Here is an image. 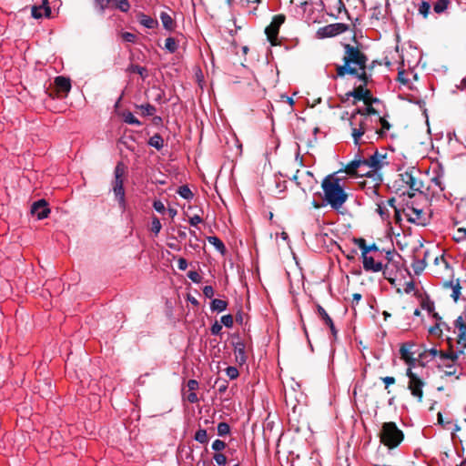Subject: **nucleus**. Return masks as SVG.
<instances>
[{"mask_svg": "<svg viewBox=\"0 0 466 466\" xmlns=\"http://www.w3.org/2000/svg\"><path fill=\"white\" fill-rule=\"evenodd\" d=\"M457 344L461 348L459 351H457L459 354L463 353V350L466 349V332L461 334H458V339Z\"/></svg>", "mask_w": 466, "mask_h": 466, "instance_id": "nucleus-47", "label": "nucleus"}, {"mask_svg": "<svg viewBox=\"0 0 466 466\" xmlns=\"http://www.w3.org/2000/svg\"><path fill=\"white\" fill-rule=\"evenodd\" d=\"M211 447L213 451H220L226 448V443L221 440H215Z\"/></svg>", "mask_w": 466, "mask_h": 466, "instance_id": "nucleus-57", "label": "nucleus"}, {"mask_svg": "<svg viewBox=\"0 0 466 466\" xmlns=\"http://www.w3.org/2000/svg\"><path fill=\"white\" fill-rule=\"evenodd\" d=\"M412 347L411 344L404 343L400 346V354L401 359L410 367L414 365L416 359L413 358V355L415 352H412L410 350V348Z\"/></svg>", "mask_w": 466, "mask_h": 466, "instance_id": "nucleus-17", "label": "nucleus"}, {"mask_svg": "<svg viewBox=\"0 0 466 466\" xmlns=\"http://www.w3.org/2000/svg\"><path fill=\"white\" fill-rule=\"evenodd\" d=\"M354 242L358 245V247L361 250V256L368 255L370 251H377L378 247L375 243L371 245H367L366 240L364 238H354Z\"/></svg>", "mask_w": 466, "mask_h": 466, "instance_id": "nucleus-22", "label": "nucleus"}, {"mask_svg": "<svg viewBox=\"0 0 466 466\" xmlns=\"http://www.w3.org/2000/svg\"><path fill=\"white\" fill-rule=\"evenodd\" d=\"M368 95L370 96V90L366 89L365 86L361 85L346 94L347 97L352 96L356 100H362L364 104L369 103V101H367L369 98Z\"/></svg>", "mask_w": 466, "mask_h": 466, "instance_id": "nucleus-18", "label": "nucleus"}, {"mask_svg": "<svg viewBox=\"0 0 466 466\" xmlns=\"http://www.w3.org/2000/svg\"><path fill=\"white\" fill-rule=\"evenodd\" d=\"M285 20L286 16L284 15H276L273 16L270 25L266 27L265 34L267 35V37L271 44H275L279 35V27L285 22Z\"/></svg>", "mask_w": 466, "mask_h": 466, "instance_id": "nucleus-10", "label": "nucleus"}, {"mask_svg": "<svg viewBox=\"0 0 466 466\" xmlns=\"http://www.w3.org/2000/svg\"><path fill=\"white\" fill-rule=\"evenodd\" d=\"M364 164H365V161L363 160V158L354 159V160L350 161V163H348V165L346 166V172L349 175H356L357 176L360 174L358 169L361 167H364Z\"/></svg>", "mask_w": 466, "mask_h": 466, "instance_id": "nucleus-24", "label": "nucleus"}, {"mask_svg": "<svg viewBox=\"0 0 466 466\" xmlns=\"http://www.w3.org/2000/svg\"><path fill=\"white\" fill-rule=\"evenodd\" d=\"M127 70L131 73L138 74L143 79L148 76L147 69L145 66L139 65H130Z\"/></svg>", "mask_w": 466, "mask_h": 466, "instance_id": "nucleus-32", "label": "nucleus"}, {"mask_svg": "<svg viewBox=\"0 0 466 466\" xmlns=\"http://www.w3.org/2000/svg\"><path fill=\"white\" fill-rule=\"evenodd\" d=\"M166 49L170 53H175L177 49V44L173 37H167L165 43Z\"/></svg>", "mask_w": 466, "mask_h": 466, "instance_id": "nucleus-45", "label": "nucleus"}, {"mask_svg": "<svg viewBox=\"0 0 466 466\" xmlns=\"http://www.w3.org/2000/svg\"><path fill=\"white\" fill-rule=\"evenodd\" d=\"M208 241L209 244L215 247V248L222 255L226 252V247L222 240L216 236L208 237Z\"/></svg>", "mask_w": 466, "mask_h": 466, "instance_id": "nucleus-28", "label": "nucleus"}, {"mask_svg": "<svg viewBox=\"0 0 466 466\" xmlns=\"http://www.w3.org/2000/svg\"><path fill=\"white\" fill-rule=\"evenodd\" d=\"M162 225L160 223V220L157 217H153L152 222H151V231L157 235L161 230Z\"/></svg>", "mask_w": 466, "mask_h": 466, "instance_id": "nucleus-48", "label": "nucleus"}, {"mask_svg": "<svg viewBox=\"0 0 466 466\" xmlns=\"http://www.w3.org/2000/svg\"><path fill=\"white\" fill-rule=\"evenodd\" d=\"M187 278L194 283L201 282V276L196 270H190L187 272Z\"/></svg>", "mask_w": 466, "mask_h": 466, "instance_id": "nucleus-56", "label": "nucleus"}, {"mask_svg": "<svg viewBox=\"0 0 466 466\" xmlns=\"http://www.w3.org/2000/svg\"><path fill=\"white\" fill-rule=\"evenodd\" d=\"M430 10H431V5L429 2L427 1H422L420 5H419V8H418V11L419 13L424 17L426 18L430 13Z\"/></svg>", "mask_w": 466, "mask_h": 466, "instance_id": "nucleus-44", "label": "nucleus"}, {"mask_svg": "<svg viewBox=\"0 0 466 466\" xmlns=\"http://www.w3.org/2000/svg\"><path fill=\"white\" fill-rule=\"evenodd\" d=\"M139 23L148 29H154L157 26V20L152 18L149 15L142 14L139 17Z\"/></svg>", "mask_w": 466, "mask_h": 466, "instance_id": "nucleus-27", "label": "nucleus"}, {"mask_svg": "<svg viewBox=\"0 0 466 466\" xmlns=\"http://www.w3.org/2000/svg\"><path fill=\"white\" fill-rule=\"evenodd\" d=\"M218 434L220 437L226 436L230 432V427L227 422H219L217 427Z\"/></svg>", "mask_w": 466, "mask_h": 466, "instance_id": "nucleus-42", "label": "nucleus"}, {"mask_svg": "<svg viewBox=\"0 0 466 466\" xmlns=\"http://www.w3.org/2000/svg\"><path fill=\"white\" fill-rule=\"evenodd\" d=\"M112 3L121 12L127 13L130 9V4L127 0H113Z\"/></svg>", "mask_w": 466, "mask_h": 466, "instance_id": "nucleus-36", "label": "nucleus"}, {"mask_svg": "<svg viewBox=\"0 0 466 466\" xmlns=\"http://www.w3.org/2000/svg\"><path fill=\"white\" fill-rule=\"evenodd\" d=\"M450 0H438L433 5V10L436 14H442L449 6Z\"/></svg>", "mask_w": 466, "mask_h": 466, "instance_id": "nucleus-35", "label": "nucleus"}, {"mask_svg": "<svg viewBox=\"0 0 466 466\" xmlns=\"http://www.w3.org/2000/svg\"><path fill=\"white\" fill-rule=\"evenodd\" d=\"M363 268L367 272H380L382 270L383 266L381 262H375L374 258L369 255L361 256Z\"/></svg>", "mask_w": 466, "mask_h": 466, "instance_id": "nucleus-16", "label": "nucleus"}, {"mask_svg": "<svg viewBox=\"0 0 466 466\" xmlns=\"http://www.w3.org/2000/svg\"><path fill=\"white\" fill-rule=\"evenodd\" d=\"M187 386L189 391H195L196 390L198 389L199 384L198 380L192 379L187 381Z\"/></svg>", "mask_w": 466, "mask_h": 466, "instance_id": "nucleus-64", "label": "nucleus"}, {"mask_svg": "<svg viewBox=\"0 0 466 466\" xmlns=\"http://www.w3.org/2000/svg\"><path fill=\"white\" fill-rule=\"evenodd\" d=\"M358 171L360 172V174L358 176L367 177V178H369V179L371 178L372 172H370V167H361L358 169Z\"/></svg>", "mask_w": 466, "mask_h": 466, "instance_id": "nucleus-62", "label": "nucleus"}, {"mask_svg": "<svg viewBox=\"0 0 466 466\" xmlns=\"http://www.w3.org/2000/svg\"><path fill=\"white\" fill-rule=\"evenodd\" d=\"M441 350H438L436 348L430 350H424L422 352L418 353L419 361L424 366L427 362L432 360L434 358L439 357Z\"/></svg>", "mask_w": 466, "mask_h": 466, "instance_id": "nucleus-20", "label": "nucleus"}, {"mask_svg": "<svg viewBox=\"0 0 466 466\" xmlns=\"http://www.w3.org/2000/svg\"><path fill=\"white\" fill-rule=\"evenodd\" d=\"M160 20L162 22L163 27L166 30L173 31L175 29L176 24L169 14H167L166 12H162L160 14Z\"/></svg>", "mask_w": 466, "mask_h": 466, "instance_id": "nucleus-26", "label": "nucleus"}, {"mask_svg": "<svg viewBox=\"0 0 466 466\" xmlns=\"http://www.w3.org/2000/svg\"><path fill=\"white\" fill-rule=\"evenodd\" d=\"M367 101H369V103L365 104L366 107L357 108L353 112L361 116H370V117L375 116L377 118L378 116H380L379 112L372 106L373 104H370V101L369 99H367Z\"/></svg>", "mask_w": 466, "mask_h": 466, "instance_id": "nucleus-25", "label": "nucleus"}, {"mask_svg": "<svg viewBox=\"0 0 466 466\" xmlns=\"http://www.w3.org/2000/svg\"><path fill=\"white\" fill-rule=\"evenodd\" d=\"M361 72L360 73H358L355 74L354 76L360 80L362 82V85L363 86H365L367 84H368V81L370 79V75L367 74L366 72V69H360Z\"/></svg>", "mask_w": 466, "mask_h": 466, "instance_id": "nucleus-49", "label": "nucleus"}, {"mask_svg": "<svg viewBox=\"0 0 466 466\" xmlns=\"http://www.w3.org/2000/svg\"><path fill=\"white\" fill-rule=\"evenodd\" d=\"M55 84L57 89L61 92L67 93L71 89V82L67 77L62 76H56L55 78Z\"/></svg>", "mask_w": 466, "mask_h": 466, "instance_id": "nucleus-23", "label": "nucleus"}, {"mask_svg": "<svg viewBox=\"0 0 466 466\" xmlns=\"http://www.w3.org/2000/svg\"><path fill=\"white\" fill-rule=\"evenodd\" d=\"M377 212L379 213V215L380 216V218L383 219V220H386L390 218V213H389V210L386 208V207L384 206V203L381 201V202H379L377 203Z\"/></svg>", "mask_w": 466, "mask_h": 466, "instance_id": "nucleus-40", "label": "nucleus"}, {"mask_svg": "<svg viewBox=\"0 0 466 466\" xmlns=\"http://www.w3.org/2000/svg\"><path fill=\"white\" fill-rule=\"evenodd\" d=\"M409 378L408 389L413 397L417 398L418 401L420 402L423 397V387L424 381L409 368L406 372Z\"/></svg>", "mask_w": 466, "mask_h": 466, "instance_id": "nucleus-8", "label": "nucleus"}, {"mask_svg": "<svg viewBox=\"0 0 466 466\" xmlns=\"http://www.w3.org/2000/svg\"><path fill=\"white\" fill-rule=\"evenodd\" d=\"M40 10L45 11V16H49L51 14V8L48 4V0H43L42 5L38 6Z\"/></svg>", "mask_w": 466, "mask_h": 466, "instance_id": "nucleus-63", "label": "nucleus"}, {"mask_svg": "<svg viewBox=\"0 0 466 466\" xmlns=\"http://www.w3.org/2000/svg\"><path fill=\"white\" fill-rule=\"evenodd\" d=\"M443 287L451 288L452 289V293H451V297L452 298L454 302H457L460 299L461 290L460 279H457L456 280H451V281L444 282Z\"/></svg>", "mask_w": 466, "mask_h": 466, "instance_id": "nucleus-21", "label": "nucleus"}, {"mask_svg": "<svg viewBox=\"0 0 466 466\" xmlns=\"http://www.w3.org/2000/svg\"><path fill=\"white\" fill-rule=\"evenodd\" d=\"M317 312H318L319 318L323 320V322L329 328L330 332H331L332 337H333V339H337L338 329H336L332 319L327 313L325 309L322 306L318 305L317 306Z\"/></svg>", "mask_w": 466, "mask_h": 466, "instance_id": "nucleus-15", "label": "nucleus"}, {"mask_svg": "<svg viewBox=\"0 0 466 466\" xmlns=\"http://www.w3.org/2000/svg\"><path fill=\"white\" fill-rule=\"evenodd\" d=\"M466 239V228H460L457 229L456 234L454 236V240L457 242L463 241Z\"/></svg>", "mask_w": 466, "mask_h": 466, "instance_id": "nucleus-52", "label": "nucleus"}, {"mask_svg": "<svg viewBox=\"0 0 466 466\" xmlns=\"http://www.w3.org/2000/svg\"><path fill=\"white\" fill-rule=\"evenodd\" d=\"M112 189H113L115 198L124 197L125 196L124 179L114 180Z\"/></svg>", "mask_w": 466, "mask_h": 466, "instance_id": "nucleus-31", "label": "nucleus"}, {"mask_svg": "<svg viewBox=\"0 0 466 466\" xmlns=\"http://www.w3.org/2000/svg\"><path fill=\"white\" fill-rule=\"evenodd\" d=\"M215 386H217L218 391L220 394H222V393L226 392V390L228 387V380H223V379H217L215 381Z\"/></svg>", "mask_w": 466, "mask_h": 466, "instance_id": "nucleus-46", "label": "nucleus"}, {"mask_svg": "<svg viewBox=\"0 0 466 466\" xmlns=\"http://www.w3.org/2000/svg\"><path fill=\"white\" fill-rule=\"evenodd\" d=\"M349 120L351 127V137L356 146L360 145V137L367 131H375L376 129L375 120L370 116H361L352 112Z\"/></svg>", "mask_w": 466, "mask_h": 466, "instance_id": "nucleus-4", "label": "nucleus"}, {"mask_svg": "<svg viewBox=\"0 0 466 466\" xmlns=\"http://www.w3.org/2000/svg\"><path fill=\"white\" fill-rule=\"evenodd\" d=\"M455 328L458 329V334L466 332V320L461 317H458L454 322Z\"/></svg>", "mask_w": 466, "mask_h": 466, "instance_id": "nucleus-41", "label": "nucleus"}, {"mask_svg": "<svg viewBox=\"0 0 466 466\" xmlns=\"http://www.w3.org/2000/svg\"><path fill=\"white\" fill-rule=\"evenodd\" d=\"M220 321L227 328H231L234 322L233 317L230 314L222 316Z\"/></svg>", "mask_w": 466, "mask_h": 466, "instance_id": "nucleus-55", "label": "nucleus"}, {"mask_svg": "<svg viewBox=\"0 0 466 466\" xmlns=\"http://www.w3.org/2000/svg\"><path fill=\"white\" fill-rule=\"evenodd\" d=\"M226 374L230 380H235L238 377L239 372L236 367L229 366L226 369Z\"/></svg>", "mask_w": 466, "mask_h": 466, "instance_id": "nucleus-51", "label": "nucleus"}, {"mask_svg": "<svg viewBox=\"0 0 466 466\" xmlns=\"http://www.w3.org/2000/svg\"><path fill=\"white\" fill-rule=\"evenodd\" d=\"M405 216L409 222L418 226H426L431 221V215L424 212L423 209L417 208L412 206L407 207L405 209Z\"/></svg>", "mask_w": 466, "mask_h": 466, "instance_id": "nucleus-7", "label": "nucleus"}, {"mask_svg": "<svg viewBox=\"0 0 466 466\" xmlns=\"http://www.w3.org/2000/svg\"><path fill=\"white\" fill-rule=\"evenodd\" d=\"M344 64L337 66V76L343 77L347 74H357V69L351 66V64L359 66L360 69L367 68L368 57L364 53H362L358 47L352 46L350 44L344 45Z\"/></svg>", "mask_w": 466, "mask_h": 466, "instance_id": "nucleus-3", "label": "nucleus"}, {"mask_svg": "<svg viewBox=\"0 0 466 466\" xmlns=\"http://www.w3.org/2000/svg\"><path fill=\"white\" fill-rule=\"evenodd\" d=\"M147 144L157 150H161L164 147V139L161 135L155 134L148 139Z\"/></svg>", "mask_w": 466, "mask_h": 466, "instance_id": "nucleus-29", "label": "nucleus"}, {"mask_svg": "<svg viewBox=\"0 0 466 466\" xmlns=\"http://www.w3.org/2000/svg\"><path fill=\"white\" fill-rule=\"evenodd\" d=\"M122 38L124 41L126 42H128V43H134L136 41V35L133 34V33H129V32H124L122 34Z\"/></svg>", "mask_w": 466, "mask_h": 466, "instance_id": "nucleus-60", "label": "nucleus"}, {"mask_svg": "<svg viewBox=\"0 0 466 466\" xmlns=\"http://www.w3.org/2000/svg\"><path fill=\"white\" fill-rule=\"evenodd\" d=\"M232 346L234 349L236 362L239 366L244 365L248 360L246 345L244 341L239 337H238L236 339L232 341Z\"/></svg>", "mask_w": 466, "mask_h": 466, "instance_id": "nucleus-13", "label": "nucleus"}, {"mask_svg": "<svg viewBox=\"0 0 466 466\" xmlns=\"http://www.w3.org/2000/svg\"><path fill=\"white\" fill-rule=\"evenodd\" d=\"M228 302L223 299H214L211 301L210 308L213 311L222 312L227 309Z\"/></svg>", "mask_w": 466, "mask_h": 466, "instance_id": "nucleus-30", "label": "nucleus"}, {"mask_svg": "<svg viewBox=\"0 0 466 466\" xmlns=\"http://www.w3.org/2000/svg\"><path fill=\"white\" fill-rule=\"evenodd\" d=\"M194 439H195V441H197L198 442H199L201 444L208 443V437L207 431L205 429L199 428L196 431Z\"/></svg>", "mask_w": 466, "mask_h": 466, "instance_id": "nucleus-33", "label": "nucleus"}, {"mask_svg": "<svg viewBox=\"0 0 466 466\" xmlns=\"http://www.w3.org/2000/svg\"><path fill=\"white\" fill-rule=\"evenodd\" d=\"M375 133L378 134L380 137H385L387 131H389L390 128L391 127L390 122L385 117H382L380 116H378V117L375 119Z\"/></svg>", "mask_w": 466, "mask_h": 466, "instance_id": "nucleus-19", "label": "nucleus"}, {"mask_svg": "<svg viewBox=\"0 0 466 466\" xmlns=\"http://www.w3.org/2000/svg\"><path fill=\"white\" fill-rule=\"evenodd\" d=\"M124 121L129 125L141 126V122L131 112L124 114Z\"/></svg>", "mask_w": 466, "mask_h": 466, "instance_id": "nucleus-43", "label": "nucleus"}, {"mask_svg": "<svg viewBox=\"0 0 466 466\" xmlns=\"http://www.w3.org/2000/svg\"><path fill=\"white\" fill-rule=\"evenodd\" d=\"M31 213L39 220L47 218L50 214L47 202L45 199H39L34 202L31 207Z\"/></svg>", "mask_w": 466, "mask_h": 466, "instance_id": "nucleus-14", "label": "nucleus"}, {"mask_svg": "<svg viewBox=\"0 0 466 466\" xmlns=\"http://www.w3.org/2000/svg\"><path fill=\"white\" fill-rule=\"evenodd\" d=\"M213 460L219 466H223L227 463V458L223 453L217 452L213 456Z\"/></svg>", "mask_w": 466, "mask_h": 466, "instance_id": "nucleus-54", "label": "nucleus"}, {"mask_svg": "<svg viewBox=\"0 0 466 466\" xmlns=\"http://www.w3.org/2000/svg\"><path fill=\"white\" fill-rule=\"evenodd\" d=\"M426 267V263L424 260L416 259L413 261L411 268L416 275L420 274Z\"/></svg>", "mask_w": 466, "mask_h": 466, "instance_id": "nucleus-39", "label": "nucleus"}, {"mask_svg": "<svg viewBox=\"0 0 466 466\" xmlns=\"http://www.w3.org/2000/svg\"><path fill=\"white\" fill-rule=\"evenodd\" d=\"M421 308L426 309L429 313H432L435 309V305L432 300L427 299L421 302Z\"/></svg>", "mask_w": 466, "mask_h": 466, "instance_id": "nucleus-50", "label": "nucleus"}, {"mask_svg": "<svg viewBox=\"0 0 466 466\" xmlns=\"http://www.w3.org/2000/svg\"><path fill=\"white\" fill-rule=\"evenodd\" d=\"M137 107L142 111V115L145 116H153L157 111V108L150 104L140 105L137 106Z\"/></svg>", "mask_w": 466, "mask_h": 466, "instance_id": "nucleus-37", "label": "nucleus"}, {"mask_svg": "<svg viewBox=\"0 0 466 466\" xmlns=\"http://www.w3.org/2000/svg\"><path fill=\"white\" fill-rule=\"evenodd\" d=\"M118 203V207L121 209L122 212H125L127 207V201H126V196L124 197H118L116 198Z\"/></svg>", "mask_w": 466, "mask_h": 466, "instance_id": "nucleus-61", "label": "nucleus"}, {"mask_svg": "<svg viewBox=\"0 0 466 466\" xmlns=\"http://www.w3.org/2000/svg\"><path fill=\"white\" fill-rule=\"evenodd\" d=\"M382 182L380 174H371V178H367L361 183L362 188L365 194L371 199H377L380 198L379 188Z\"/></svg>", "mask_w": 466, "mask_h": 466, "instance_id": "nucleus-9", "label": "nucleus"}, {"mask_svg": "<svg viewBox=\"0 0 466 466\" xmlns=\"http://www.w3.org/2000/svg\"><path fill=\"white\" fill-rule=\"evenodd\" d=\"M126 167L122 162H118L114 170V180H122L125 175Z\"/></svg>", "mask_w": 466, "mask_h": 466, "instance_id": "nucleus-38", "label": "nucleus"}, {"mask_svg": "<svg viewBox=\"0 0 466 466\" xmlns=\"http://www.w3.org/2000/svg\"><path fill=\"white\" fill-rule=\"evenodd\" d=\"M177 194L184 199L189 200L192 199L194 194L190 190V188L187 185H183L178 187Z\"/></svg>", "mask_w": 466, "mask_h": 466, "instance_id": "nucleus-34", "label": "nucleus"}, {"mask_svg": "<svg viewBox=\"0 0 466 466\" xmlns=\"http://www.w3.org/2000/svg\"><path fill=\"white\" fill-rule=\"evenodd\" d=\"M459 353L453 350L449 352L440 353V361L438 364L439 369H444L445 376H452L457 372L456 363L459 358Z\"/></svg>", "mask_w": 466, "mask_h": 466, "instance_id": "nucleus-6", "label": "nucleus"}, {"mask_svg": "<svg viewBox=\"0 0 466 466\" xmlns=\"http://www.w3.org/2000/svg\"><path fill=\"white\" fill-rule=\"evenodd\" d=\"M420 171L414 167H409L404 172L399 174L394 182L396 191L400 195H408L412 198L415 192H421L423 182L420 179Z\"/></svg>", "mask_w": 466, "mask_h": 466, "instance_id": "nucleus-2", "label": "nucleus"}, {"mask_svg": "<svg viewBox=\"0 0 466 466\" xmlns=\"http://www.w3.org/2000/svg\"><path fill=\"white\" fill-rule=\"evenodd\" d=\"M112 2L113 0H95V4L99 8L101 13H103Z\"/></svg>", "mask_w": 466, "mask_h": 466, "instance_id": "nucleus-53", "label": "nucleus"}, {"mask_svg": "<svg viewBox=\"0 0 466 466\" xmlns=\"http://www.w3.org/2000/svg\"><path fill=\"white\" fill-rule=\"evenodd\" d=\"M349 25L343 23H335L320 27L317 34L320 38L332 37L344 33Z\"/></svg>", "mask_w": 466, "mask_h": 466, "instance_id": "nucleus-11", "label": "nucleus"}, {"mask_svg": "<svg viewBox=\"0 0 466 466\" xmlns=\"http://www.w3.org/2000/svg\"><path fill=\"white\" fill-rule=\"evenodd\" d=\"M153 208L158 213H164L166 210L165 205L160 200H155L153 203Z\"/></svg>", "mask_w": 466, "mask_h": 466, "instance_id": "nucleus-59", "label": "nucleus"}, {"mask_svg": "<svg viewBox=\"0 0 466 466\" xmlns=\"http://www.w3.org/2000/svg\"><path fill=\"white\" fill-rule=\"evenodd\" d=\"M384 158L385 155L380 154L378 151H375L368 158H363V160L365 161L364 167H370V172H372V174H380L379 170L384 165Z\"/></svg>", "mask_w": 466, "mask_h": 466, "instance_id": "nucleus-12", "label": "nucleus"}, {"mask_svg": "<svg viewBox=\"0 0 466 466\" xmlns=\"http://www.w3.org/2000/svg\"><path fill=\"white\" fill-rule=\"evenodd\" d=\"M380 442L389 449H394L401 443L404 434L395 422H384L380 432Z\"/></svg>", "mask_w": 466, "mask_h": 466, "instance_id": "nucleus-5", "label": "nucleus"}, {"mask_svg": "<svg viewBox=\"0 0 466 466\" xmlns=\"http://www.w3.org/2000/svg\"><path fill=\"white\" fill-rule=\"evenodd\" d=\"M222 329V325L218 321H215L211 328L210 331L213 335H219Z\"/></svg>", "mask_w": 466, "mask_h": 466, "instance_id": "nucleus-58", "label": "nucleus"}, {"mask_svg": "<svg viewBox=\"0 0 466 466\" xmlns=\"http://www.w3.org/2000/svg\"><path fill=\"white\" fill-rule=\"evenodd\" d=\"M321 187L324 200L334 210H339L348 200L349 196L336 173L326 176L321 182Z\"/></svg>", "mask_w": 466, "mask_h": 466, "instance_id": "nucleus-1", "label": "nucleus"}]
</instances>
